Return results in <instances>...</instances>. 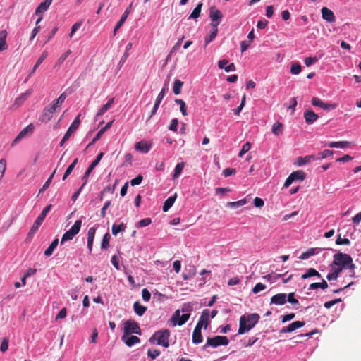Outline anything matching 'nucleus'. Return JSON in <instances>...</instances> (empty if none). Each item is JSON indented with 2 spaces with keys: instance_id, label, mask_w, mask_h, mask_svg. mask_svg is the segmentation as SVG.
<instances>
[{
  "instance_id": "3",
  "label": "nucleus",
  "mask_w": 361,
  "mask_h": 361,
  "mask_svg": "<svg viewBox=\"0 0 361 361\" xmlns=\"http://www.w3.org/2000/svg\"><path fill=\"white\" fill-rule=\"evenodd\" d=\"M351 256L348 254L338 252L334 255V261L331 267L336 266L338 269H341V271L346 267L348 263L350 262Z\"/></svg>"
},
{
  "instance_id": "4",
  "label": "nucleus",
  "mask_w": 361,
  "mask_h": 361,
  "mask_svg": "<svg viewBox=\"0 0 361 361\" xmlns=\"http://www.w3.org/2000/svg\"><path fill=\"white\" fill-rule=\"evenodd\" d=\"M81 226V219L75 221V222L71 226V228L68 231H66L63 235L62 238L61 240V245H63L66 241L71 240L74 238V236L80 232Z\"/></svg>"
},
{
  "instance_id": "34",
  "label": "nucleus",
  "mask_w": 361,
  "mask_h": 361,
  "mask_svg": "<svg viewBox=\"0 0 361 361\" xmlns=\"http://www.w3.org/2000/svg\"><path fill=\"white\" fill-rule=\"evenodd\" d=\"M48 52L44 51L41 56L37 59L36 63L32 68L30 73L28 75V78L31 77V75L36 71L37 68L40 66V64L43 62V61L47 57Z\"/></svg>"
},
{
  "instance_id": "7",
  "label": "nucleus",
  "mask_w": 361,
  "mask_h": 361,
  "mask_svg": "<svg viewBox=\"0 0 361 361\" xmlns=\"http://www.w3.org/2000/svg\"><path fill=\"white\" fill-rule=\"evenodd\" d=\"M306 177V173L302 171L298 170L296 171H293L291 173L289 176L286 178L285 183H284V188H288L294 181L300 180L302 181L305 180Z\"/></svg>"
},
{
  "instance_id": "51",
  "label": "nucleus",
  "mask_w": 361,
  "mask_h": 361,
  "mask_svg": "<svg viewBox=\"0 0 361 361\" xmlns=\"http://www.w3.org/2000/svg\"><path fill=\"white\" fill-rule=\"evenodd\" d=\"M176 104H178L180 106V111H181L182 114L183 116L188 115L187 108L185 102L180 99H175Z\"/></svg>"
},
{
  "instance_id": "36",
  "label": "nucleus",
  "mask_w": 361,
  "mask_h": 361,
  "mask_svg": "<svg viewBox=\"0 0 361 361\" xmlns=\"http://www.w3.org/2000/svg\"><path fill=\"white\" fill-rule=\"evenodd\" d=\"M59 244V239L56 238L54 239L51 243L49 245V246L47 247V249L44 251V255L46 257H50L52 254L54 250L56 248L57 245Z\"/></svg>"
},
{
  "instance_id": "20",
  "label": "nucleus",
  "mask_w": 361,
  "mask_h": 361,
  "mask_svg": "<svg viewBox=\"0 0 361 361\" xmlns=\"http://www.w3.org/2000/svg\"><path fill=\"white\" fill-rule=\"evenodd\" d=\"M304 118L307 124L311 125L318 119V115L312 109H307L304 112Z\"/></svg>"
},
{
  "instance_id": "40",
  "label": "nucleus",
  "mask_w": 361,
  "mask_h": 361,
  "mask_svg": "<svg viewBox=\"0 0 361 361\" xmlns=\"http://www.w3.org/2000/svg\"><path fill=\"white\" fill-rule=\"evenodd\" d=\"M283 276V274L271 273L264 276V279H266L267 281L270 282L271 283H274L276 282L279 279H281Z\"/></svg>"
},
{
  "instance_id": "14",
  "label": "nucleus",
  "mask_w": 361,
  "mask_h": 361,
  "mask_svg": "<svg viewBox=\"0 0 361 361\" xmlns=\"http://www.w3.org/2000/svg\"><path fill=\"white\" fill-rule=\"evenodd\" d=\"M35 129V126L32 123L29 124L25 128H24L16 137L14 140L12 142V146L15 145L16 143L20 142L23 137L28 135H31L33 133Z\"/></svg>"
},
{
  "instance_id": "61",
  "label": "nucleus",
  "mask_w": 361,
  "mask_h": 361,
  "mask_svg": "<svg viewBox=\"0 0 361 361\" xmlns=\"http://www.w3.org/2000/svg\"><path fill=\"white\" fill-rule=\"evenodd\" d=\"M152 223L150 218H145L137 223L136 226L137 228L145 227L149 225Z\"/></svg>"
},
{
  "instance_id": "62",
  "label": "nucleus",
  "mask_w": 361,
  "mask_h": 361,
  "mask_svg": "<svg viewBox=\"0 0 361 361\" xmlns=\"http://www.w3.org/2000/svg\"><path fill=\"white\" fill-rule=\"evenodd\" d=\"M6 168V161L5 159H0V180L3 178Z\"/></svg>"
},
{
  "instance_id": "54",
  "label": "nucleus",
  "mask_w": 361,
  "mask_h": 361,
  "mask_svg": "<svg viewBox=\"0 0 361 361\" xmlns=\"http://www.w3.org/2000/svg\"><path fill=\"white\" fill-rule=\"evenodd\" d=\"M246 204L245 199H242L236 202H230L227 203V206L231 208H237Z\"/></svg>"
},
{
  "instance_id": "41",
  "label": "nucleus",
  "mask_w": 361,
  "mask_h": 361,
  "mask_svg": "<svg viewBox=\"0 0 361 361\" xmlns=\"http://www.w3.org/2000/svg\"><path fill=\"white\" fill-rule=\"evenodd\" d=\"M332 267L333 272L329 273L327 274L326 279L328 281L336 280L338 279V277L339 276L341 272L342 271L341 269H338L337 267L334 268L333 267Z\"/></svg>"
},
{
  "instance_id": "47",
  "label": "nucleus",
  "mask_w": 361,
  "mask_h": 361,
  "mask_svg": "<svg viewBox=\"0 0 361 361\" xmlns=\"http://www.w3.org/2000/svg\"><path fill=\"white\" fill-rule=\"evenodd\" d=\"M183 85V82L180 80H175L173 87V93L176 95L179 94L181 92V88Z\"/></svg>"
},
{
  "instance_id": "18",
  "label": "nucleus",
  "mask_w": 361,
  "mask_h": 361,
  "mask_svg": "<svg viewBox=\"0 0 361 361\" xmlns=\"http://www.w3.org/2000/svg\"><path fill=\"white\" fill-rule=\"evenodd\" d=\"M121 341L128 347H132L135 344L140 343V339L133 335H123Z\"/></svg>"
},
{
  "instance_id": "2",
  "label": "nucleus",
  "mask_w": 361,
  "mask_h": 361,
  "mask_svg": "<svg viewBox=\"0 0 361 361\" xmlns=\"http://www.w3.org/2000/svg\"><path fill=\"white\" fill-rule=\"evenodd\" d=\"M170 331L167 329L157 331L149 338V342L154 345L157 344L164 348L169 346Z\"/></svg>"
},
{
  "instance_id": "35",
  "label": "nucleus",
  "mask_w": 361,
  "mask_h": 361,
  "mask_svg": "<svg viewBox=\"0 0 361 361\" xmlns=\"http://www.w3.org/2000/svg\"><path fill=\"white\" fill-rule=\"evenodd\" d=\"M328 283L327 282L322 278V281L319 282V283H311L308 288V290H315L317 288H322L323 290H325L328 288Z\"/></svg>"
},
{
  "instance_id": "33",
  "label": "nucleus",
  "mask_w": 361,
  "mask_h": 361,
  "mask_svg": "<svg viewBox=\"0 0 361 361\" xmlns=\"http://www.w3.org/2000/svg\"><path fill=\"white\" fill-rule=\"evenodd\" d=\"M114 102V97L109 99L108 102L106 104L103 105L100 108V109L99 110V111L97 112V114L96 115V118H98V117L102 116L103 114H104L111 108Z\"/></svg>"
},
{
  "instance_id": "31",
  "label": "nucleus",
  "mask_w": 361,
  "mask_h": 361,
  "mask_svg": "<svg viewBox=\"0 0 361 361\" xmlns=\"http://www.w3.org/2000/svg\"><path fill=\"white\" fill-rule=\"evenodd\" d=\"M7 36L8 32L6 30H4L0 31V52L8 49V44L6 41Z\"/></svg>"
},
{
  "instance_id": "22",
  "label": "nucleus",
  "mask_w": 361,
  "mask_h": 361,
  "mask_svg": "<svg viewBox=\"0 0 361 361\" xmlns=\"http://www.w3.org/2000/svg\"><path fill=\"white\" fill-rule=\"evenodd\" d=\"M322 18L329 23L335 21V16L334 12L326 7H323L321 10Z\"/></svg>"
},
{
  "instance_id": "56",
  "label": "nucleus",
  "mask_w": 361,
  "mask_h": 361,
  "mask_svg": "<svg viewBox=\"0 0 361 361\" xmlns=\"http://www.w3.org/2000/svg\"><path fill=\"white\" fill-rule=\"evenodd\" d=\"M322 56V54L319 57H317V56H314V57H307L304 60L305 64L307 66H310L313 63H317Z\"/></svg>"
},
{
  "instance_id": "42",
  "label": "nucleus",
  "mask_w": 361,
  "mask_h": 361,
  "mask_svg": "<svg viewBox=\"0 0 361 361\" xmlns=\"http://www.w3.org/2000/svg\"><path fill=\"white\" fill-rule=\"evenodd\" d=\"M304 325V322L295 321L287 326V330L289 333H290L298 328L302 327Z\"/></svg>"
},
{
  "instance_id": "30",
  "label": "nucleus",
  "mask_w": 361,
  "mask_h": 361,
  "mask_svg": "<svg viewBox=\"0 0 361 361\" xmlns=\"http://www.w3.org/2000/svg\"><path fill=\"white\" fill-rule=\"evenodd\" d=\"M177 197V194L175 193L173 196L168 197L165 202H164V205L162 207V210L164 212H166L169 209L173 206L175 202V200Z\"/></svg>"
},
{
  "instance_id": "25",
  "label": "nucleus",
  "mask_w": 361,
  "mask_h": 361,
  "mask_svg": "<svg viewBox=\"0 0 361 361\" xmlns=\"http://www.w3.org/2000/svg\"><path fill=\"white\" fill-rule=\"evenodd\" d=\"M322 250L321 248H310L306 252L302 253L299 258L302 260L307 259L310 257L319 254Z\"/></svg>"
},
{
  "instance_id": "57",
  "label": "nucleus",
  "mask_w": 361,
  "mask_h": 361,
  "mask_svg": "<svg viewBox=\"0 0 361 361\" xmlns=\"http://www.w3.org/2000/svg\"><path fill=\"white\" fill-rule=\"evenodd\" d=\"M66 95L65 93H62L59 97L53 102V105L56 108L59 107L62 103L65 101Z\"/></svg>"
},
{
  "instance_id": "39",
  "label": "nucleus",
  "mask_w": 361,
  "mask_h": 361,
  "mask_svg": "<svg viewBox=\"0 0 361 361\" xmlns=\"http://www.w3.org/2000/svg\"><path fill=\"white\" fill-rule=\"evenodd\" d=\"M135 312L140 317L142 316L147 310V307L142 305L138 301L133 304Z\"/></svg>"
},
{
  "instance_id": "49",
  "label": "nucleus",
  "mask_w": 361,
  "mask_h": 361,
  "mask_svg": "<svg viewBox=\"0 0 361 361\" xmlns=\"http://www.w3.org/2000/svg\"><path fill=\"white\" fill-rule=\"evenodd\" d=\"M110 238L111 235L109 233L104 234L101 243L102 250H106L109 247Z\"/></svg>"
},
{
  "instance_id": "15",
  "label": "nucleus",
  "mask_w": 361,
  "mask_h": 361,
  "mask_svg": "<svg viewBox=\"0 0 361 361\" xmlns=\"http://www.w3.org/2000/svg\"><path fill=\"white\" fill-rule=\"evenodd\" d=\"M209 324V310L205 309L202 311L201 316L199 318V320L196 324L195 327H198L199 329L204 328L206 329Z\"/></svg>"
},
{
  "instance_id": "5",
  "label": "nucleus",
  "mask_w": 361,
  "mask_h": 361,
  "mask_svg": "<svg viewBox=\"0 0 361 361\" xmlns=\"http://www.w3.org/2000/svg\"><path fill=\"white\" fill-rule=\"evenodd\" d=\"M229 340L226 336H216L213 338H207V343L203 345L202 348L206 350L208 347L217 348L220 345H227Z\"/></svg>"
},
{
  "instance_id": "58",
  "label": "nucleus",
  "mask_w": 361,
  "mask_h": 361,
  "mask_svg": "<svg viewBox=\"0 0 361 361\" xmlns=\"http://www.w3.org/2000/svg\"><path fill=\"white\" fill-rule=\"evenodd\" d=\"M336 244L339 245H348L350 244V241L348 238H342L341 235L339 234V235H338L337 239L336 240Z\"/></svg>"
},
{
  "instance_id": "63",
  "label": "nucleus",
  "mask_w": 361,
  "mask_h": 361,
  "mask_svg": "<svg viewBox=\"0 0 361 361\" xmlns=\"http://www.w3.org/2000/svg\"><path fill=\"white\" fill-rule=\"evenodd\" d=\"M71 51L70 49L67 50L64 54H63L58 59L56 62V65L60 66L63 61L67 59V57L71 54Z\"/></svg>"
},
{
  "instance_id": "60",
  "label": "nucleus",
  "mask_w": 361,
  "mask_h": 361,
  "mask_svg": "<svg viewBox=\"0 0 361 361\" xmlns=\"http://www.w3.org/2000/svg\"><path fill=\"white\" fill-rule=\"evenodd\" d=\"M301 72V66L298 63H294L291 65L290 73L293 75H298Z\"/></svg>"
},
{
  "instance_id": "55",
  "label": "nucleus",
  "mask_w": 361,
  "mask_h": 361,
  "mask_svg": "<svg viewBox=\"0 0 361 361\" xmlns=\"http://www.w3.org/2000/svg\"><path fill=\"white\" fill-rule=\"evenodd\" d=\"M295 293H290L289 294H286V302H290L293 305H299V301L294 298Z\"/></svg>"
},
{
  "instance_id": "28",
  "label": "nucleus",
  "mask_w": 361,
  "mask_h": 361,
  "mask_svg": "<svg viewBox=\"0 0 361 361\" xmlns=\"http://www.w3.org/2000/svg\"><path fill=\"white\" fill-rule=\"evenodd\" d=\"M51 2L52 0H44L43 2H41L35 9V14L38 16L45 12L49 8Z\"/></svg>"
},
{
  "instance_id": "45",
  "label": "nucleus",
  "mask_w": 361,
  "mask_h": 361,
  "mask_svg": "<svg viewBox=\"0 0 361 361\" xmlns=\"http://www.w3.org/2000/svg\"><path fill=\"white\" fill-rule=\"evenodd\" d=\"M78 161V158H75L73 161L68 166V168L66 169L64 174H63V180H65L67 177L71 174V173L73 171V170L74 169L75 165L77 164Z\"/></svg>"
},
{
  "instance_id": "27",
  "label": "nucleus",
  "mask_w": 361,
  "mask_h": 361,
  "mask_svg": "<svg viewBox=\"0 0 361 361\" xmlns=\"http://www.w3.org/2000/svg\"><path fill=\"white\" fill-rule=\"evenodd\" d=\"M203 338L201 333V329L198 327H195V329L192 333V341L194 344L197 345L202 342Z\"/></svg>"
},
{
  "instance_id": "1",
  "label": "nucleus",
  "mask_w": 361,
  "mask_h": 361,
  "mask_svg": "<svg viewBox=\"0 0 361 361\" xmlns=\"http://www.w3.org/2000/svg\"><path fill=\"white\" fill-rule=\"evenodd\" d=\"M260 317L257 313L243 315L240 318L238 334L242 335L251 330L259 322Z\"/></svg>"
},
{
  "instance_id": "52",
  "label": "nucleus",
  "mask_w": 361,
  "mask_h": 361,
  "mask_svg": "<svg viewBox=\"0 0 361 361\" xmlns=\"http://www.w3.org/2000/svg\"><path fill=\"white\" fill-rule=\"evenodd\" d=\"M147 354V357L150 359V361H152L160 355L161 352L157 349H149Z\"/></svg>"
},
{
  "instance_id": "59",
  "label": "nucleus",
  "mask_w": 361,
  "mask_h": 361,
  "mask_svg": "<svg viewBox=\"0 0 361 361\" xmlns=\"http://www.w3.org/2000/svg\"><path fill=\"white\" fill-rule=\"evenodd\" d=\"M250 148H251L250 143L249 142H245L243 145V147L238 154V157H242L246 152H247L250 149Z\"/></svg>"
},
{
  "instance_id": "8",
  "label": "nucleus",
  "mask_w": 361,
  "mask_h": 361,
  "mask_svg": "<svg viewBox=\"0 0 361 361\" xmlns=\"http://www.w3.org/2000/svg\"><path fill=\"white\" fill-rule=\"evenodd\" d=\"M52 207V205L51 204H49L47 206H46L42 212H41V214L39 215V216L37 218V219L35 221L30 231V233H35L39 227L41 226V224H42L44 219H45L47 214H48V212L51 210Z\"/></svg>"
},
{
  "instance_id": "9",
  "label": "nucleus",
  "mask_w": 361,
  "mask_h": 361,
  "mask_svg": "<svg viewBox=\"0 0 361 361\" xmlns=\"http://www.w3.org/2000/svg\"><path fill=\"white\" fill-rule=\"evenodd\" d=\"M190 314H183L180 315V310H176L171 317V321L173 326H182L190 318Z\"/></svg>"
},
{
  "instance_id": "32",
  "label": "nucleus",
  "mask_w": 361,
  "mask_h": 361,
  "mask_svg": "<svg viewBox=\"0 0 361 361\" xmlns=\"http://www.w3.org/2000/svg\"><path fill=\"white\" fill-rule=\"evenodd\" d=\"M312 276H316L319 279H322V276L321 274L319 273L318 271H317L314 268H310V269H307L305 271V273H304L302 276H301V278L302 279H306L307 278H310V277H312Z\"/></svg>"
},
{
  "instance_id": "46",
  "label": "nucleus",
  "mask_w": 361,
  "mask_h": 361,
  "mask_svg": "<svg viewBox=\"0 0 361 361\" xmlns=\"http://www.w3.org/2000/svg\"><path fill=\"white\" fill-rule=\"evenodd\" d=\"M184 166L185 164L183 162L178 163L176 164L173 171V179H176L180 176L184 168Z\"/></svg>"
},
{
  "instance_id": "13",
  "label": "nucleus",
  "mask_w": 361,
  "mask_h": 361,
  "mask_svg": "<svg viewBox=\"0 0 361 361\" xmlns=\"http://www.w3.org/2000/svg\"><path fill=\"white\" fill-rule=\"evenodd\" d=\"M314 106L319 107L325 111H331L336 109V104L331 103H325L318 97H313L311 101Z\"/></svg>"
},
{
  "instance_id": "44",
  "label": "nucleus",
  "mask_w": 361,
  "mask_h": 361,
  "mask_svg": "<svg viewBox=\"0 0 361 361\" xmlns=\"http://www.w3.org/2000/svg\"><path fill=\"white\" fill-rule=\"evenodd\" d=\"M283 126L280 122H276L272 126L271 131L275 135H279L283 133Z\"/></svg>"
},
{
  "instance_id": "17",
  "label": "nucleus",
  "mask_w": 361,
  "mask_h": 361,
  "mask_svg": "<svg viewBox=\"0 0 361 361\" xmlns=\"http://www.w3.org/2000/svg\"><path fill=\"white\" fill-rule=\"evenodd\" d=\"M168 90V88L166 87H164L161 92L159 93L157 99H156V102H155V104L153 106V109L152 110V112H151V115H150V117H152L154 115L156 114L157 111V109H159V106L162 101V99H164V96H165V94H166V92Z\"/></svg>"
},
{
  "instance_id": "29",
  "label": "nucleus",
  "mask_w": 361,
  "mask_h": 361,
  "mask_svg": "<svg viewBox=\"0 0 361 361\" xmlns=\"http://www.w3.org/2000/svg\"><path fill=\"white\" fill-rule=\"evenodd\" d=\"M349 145L350 142L348 141L327 142L325 143V145L330 148H345Z\"/></svg>"
},
{
  "instance_id": "11",
  "label": "nucleus",
  "mask_w": 361,
  "mask_h": 361,
  "mask_svg": "<svg viewBox=\"0 0 361 361\" xmlns=\"http://www.w3.org/2000/svg\"><path fill=\"white\" fill-rule=\"evenodd\" d=\"M209 18L212 20V27H217L221 23L223 15L221 12L216 9L215 6H211L209 8Z\"/></svg>"
},
{
  "instance_id": "6",
  "label": "nucleus",
  "mask_w": 361,
  "mask_h": 361,
  "mask_svg": "<svg viewBox=\"0 0 361 361\" xmlns=\"http://www.w3.org/2000/svg\"><path fill=\"white\" fill-rule=\"evenodd\" d=\"M133 334L141 335L140 327L137 322L127 320L123 323V335H132Z\"/></svg>"
},
{
  "instance_id": "50",
  "label": "nucleus",
  "mask_w": 361,
  "mask_h": 361,
  "mask_svg": "<svg viewBox=\"0 0 361 361\" xmlns=\"http://www.w3.org/2000/svg\"><path fill=\"white\" fill-rule=\"evenodd\" d=\"M30 94L31 92L27 90L26 92L20 94L18 97L16 99L15 104L17 105H21L30 95Z\"/></svg>"
},
{
  "instance_id": "38",
  "label": "nucleus",
  "mask_w": 361,
  "mask_h": 361,
  "mask_svg": "<svg viewBox=\"0 0 361 361\" xmlns=\"http://www.w3.org/2000/svg\"><path fill=\"white\" fill-rule=\"evenodd\" d=\"M218 33V27H212V30L209 32V35L208 37H206L204 39L205 46L209 44L214 39Z\"/></svg>"
},
{
  "instance_id": "10",
  "label": "nucleus",
  "mask_w": 361,
  "mask_h": 361,
  "mask_svg": "<svg viewBox=\"0 0 361 361\" xmlns=\"http://www.w3.org/2000/svg\"><path fill=\"white\" fill-rule=\"evenodd\" d=\"M103 156V152L99 153L95 159L90 164V165L87 169L82 178L83 180V185H85L86 183L88 182L90 174L92 173V170L99 164Z\"/></svg>"
},
{
  "instance_id": "12",
  "label": "nucleus",
  "mask_w": 361,
  "mask_h": 361,
  "mask_svg": "<svg viewBox=\"0 0 361 361\" xmlns=\"http://www.w3.org/2000/svg\"><path fill=\"white\" fill-rule=\"evenodd\" d=\"M56 109L57 108L54 106L52 104L46 106L44 109L43 112L39 118V121L42 123H47L48 121H49L52 118L53 114L56 111Z\"/></svg>"
},
{
  "instance_id": "37",
  "label": "nucleus",
  "mask_w": 361,
  "mask_h": 361,
  "mask_svg": "<svg viewBox=\"0 0 361 361\" xmlns=\"http://www.w3.org/2000/svg\"><path fill=\"white\" fill-rule=\"evenodd\" d=\"M126 227V224L123 223H121L120 224H114L112 225L111 228L112 234L116 236L118 233L125 231Z\"/></svg>"
},
{
  "instance_id": "64",
  "label": "nucleus",
  "mask_w": 361,
  "mask_h": 361,
  "mask_svg": "<svg viewBox=\"0 0 361 361\" xmlns=\"http://www.w3.org/2000/svg\"><path fill=\"white\" fill-rule=\"evenodd\" d=\"M266 288V286L262 283H257L254 288H252V293L257 294L260 291L264 290Z\"/></svg>"
},
{
  "instance_id": "21",
  "label": "nucleus",
  "mask_w": 361,
  "mask_h": 361,
  "mask_svg": "<svg viewBox=\"0 0 361 361\" xmlns=\"http://www.w3.org/2000/svg\"><path fill=\"white\" fill-rule=\"evenodd\" d=\"M286 302V294L278 293L273 295L270 299V303L277 305H283Z\"/></svg>"
},
{
  "instance_id": "19",
  "label": "nucleus",
  "mask_w": 361,
  "mask_h": 361,
  "mask_svg": "<svg viewBox=\"0 0 361 361\" xmlns=\"http://www.w3.org/2000/svg\"><path fill=\"white\" fill-rule=\"evenodd\" d=\"M152 147V145L145 140L137 142L135 145V149L142 153L147 154Z\"/></svg>"
},
{
  "instance_id": "24",
  "label": "nucleus",
  "mask_w": 361,
  "mask_h": 361,
  "mask_svg": "<svg viewBox=\"0 0 361 361\" xmlns=\"http://www.w3.org/2000/svg\"><path fill=\"white\" fill-rule=\"evenodd\" d=\"M96 233V229L94 227H92L89 228L87 231V248L89 250V252H91L92 250V246H93V242L94 238Z\"/></svg>"
},
{
  "instance_id": "48",
  "label": "nucleus",
  "mask_w": 361,
  "mask_h": 361,
  "mask_svg": "<svg viewBox=\"0 0 361 361\" xmlns=\"http://www.w3.org/2000/svg\"><path fill=\"white\" fill-rule=\"evenodd\" d=\"M56 169L53 171V173L51 174V176H49V178L47 179V180L44 183V184L43 185L42 188L39 189V195L40 194L43 193L50 185V183H51V180L54 176V174L56 173Z\"/></svg>"
},
{
  "instance_id": "23",
  "label": "nucleus",
  "mask_w": 361,
  "mask_h": 361,
  "mask_svg": "<svg viewBox=\"0 0 361 361\" xmlns=\"http://www.w3.org/2000/svg\"><path fill=\"white\" fill-rule=\"evenodd\" d=\"M80 114H79L75 119L74 121L72 122V123L71 124V126H69L68 130L66 131V133H65V135H66L67 137H70L71 135H72V133L77 130V128H78L80 123Z\"/></svg>"
},
{
  "instance_id": "43",
  "label": "nucleus",
  "mask_w": 361,
  "mask_h": 361,
  "mask_svg": "<svg viewBox=\"0 0 361 361\" xmlns=\"http://www.w3.org/2000/svg\"><path fill=\"white\" fill-rule=\"evenodd\" d=\"M202 3L200 2L197 6L194 8L191 14L190 15L188 19H196L200 16L202 7Z\"/></svg>"
},
{
  "instance_id": "26",
  "label": "nucleus",
  "mask_w": 361,
  "mask_h": 361,
  "mask_svg": "<svg viewBox=\"0 0 361 361\" xmlns=\"http://www.w3.org/2000/svg\"><path fill=\"white\" fill-rule=\"evenodd\" d=\"M315 160L314 155H307L305 157H299L297 158L296 164L299 166L307 164Z\"/></svg>"
},
{
  "instance_id": "16",
  "label": "nucleus",
  "mask_w": 361,
  "mask_h": 361,
  "mask_svg": "<svg viewBox=\"0 0 361 361\" xmlns=\"http://www.w3.org/2000/svg\"><path fill=\"white\" fill-rule=\"evenodd\" d=\"M133 4L131 3L125 10L124 13L121 16L120 20L116 24L114 29V35L116 34L117 30L123 25L125 21L126 20L128 15L132 11Z\"/></svg>"
},
{
  "instance_id": "53",
  "label": "nucleus",
  "mask_w": 361,
  "mask_h": 361,
  "mask_svg": "<svg viewBox=\"0 0 361 361\" xmlns=\"http://www.w3.org/2000/svg\"><path fill=\"white\" fill-rule=\"evenodd\" d=\"M183 314H190L193 310V304L190 302L184 303L180 310Z\"/></svg>"
}]
</instances>
